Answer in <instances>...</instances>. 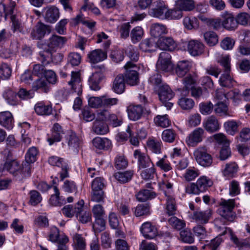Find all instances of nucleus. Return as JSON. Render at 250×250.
<instances>
[{
    "instance_id": "7",
    "label": "nucleus",
    "mask_w": 250,
    "mask_h": 250,
    "mask_svg": "<svg viewBox=\"0 0 250 250\" xmlns=\"http://www.w3.org/2000/svg\"><path fill=\"white\" fill-rule=\"evenodd\" d=\"M158 94L159 99L167 109H170L173 106V103L169 102L174 97V93L169 87L166 84L160 86Z\"/></svg>"
},
{
    "instance_id": "59",
    "label": "nucleus",
    "mask_w": 250,
    "mask_h": 250,
    "mask_svg": "<svg viewBox=\"0 0 250 250\" xmlns=\"http://www.w3.org/2000/svg\"><path fill=\"white\" fill-rule=\"evenodd\" d=\"M93 229L95 233H99L105 229V222L104 217L95 218Z\"/></svg>"
},
{
    "instance_id": "51",
    "label": "nucleus",
    "mask_w": 250,
    "mask_h": 250,
    "mask_svg": "<svg viewBox=\"0 0 250 250\" xmlns=\"http://www.w3.org/2000/svg\"><path fill=\"white\" fill-rule=\"evenodd\" d=\"M62 189L67 193H76L77 187L76 183L71 180H64L62 186Z\"/></svg>"
},
{
    "instance_id": "47",
    "label": "nucleus",
    "mask_w": 250,
    "mask_h": 250,
    "mask_svg": "<svg viewBox=\"0 0 250 250\" xmlns=\"http://www.w3.org/2000/svg\"><path fill=\"white\" fill-rule=\"evenodd\" d=\"M195 83V80L191 74H188L185 78L183 79V83L184 85V88L183 90L182 94L183 95L188 94L189 90L192 87V85Z\"/></svg>"
},
{
    "instance_id": "18",
    "label": "nucleus",
    "mask_w": 250,
    "mask_h": 250,
    "mask_svg": "<svg viewBox=\"0 0 250 250\" xmlns=\"http://www.w3.org/2000/svg\"><path fill=\"white\" fill-rule=\"evenodd\" d=\"M66 41L67 39L65 37L53 35L49 39L47 42V46L48 47L47 50L52 51L56 50L59 48H61L62 47Z\"/></svg>"
},
{
    "instance_id": "62",
    "label": "nucleus",
    "mask_w": 250,
    "mask_h": 250,
    "mask_svg": "<svg viewBox=\"0 0 250 250\" xmlns=\"http://www.w3.org/2000/svg\"><path fill=\"white\" fill-rule=\"evenodd\" d=\"M78 220L83 224L90 222L92 219L91 213L88 210H84L83 208L80 212H78Z\"/></svg>"
},
{
    "instance_id": "28",
    "label": "nucleus",
    "mask_w": 250,
    "mask_h": 250,
    "mask_svg": "<svg viewBox=\"0 0 250 250\" xmlns=\"http://www.w3.org/2000/svg\"><path fill=\"white\" fill-rule=\"evenodd\" d=\"M88 58L91 63H96L104 60L107 53L101 49H95L89 53Z\"/></svg>"
},
{
    "instance_id": "25",
    "label": "nucleus",
    "mask_w": 250,
    "mask_h": 250,
    "mask_svg": "<svg viewBox=\"0 0 250 250\" xmlns=\"http://www.w3.org/2000/svg\"><path fill=\"white\" fill-rule=\"evenodd\" d=\"M127 112L129 119L135 121L141 118L143 108L140 105H130L127 107Z\"/></svg>"
},
{
    "instance_id": "42",
    "label": "nucleus",
    "mask_w": 250,
    "mask_h": 250,
    "mask_svg": "<svg viewBox=\"0 0 250 250\" xmlns=\"http://www.w3.org/2000/svg\"><path fill=\"white\" fill-rule=\"evenodd\" d=\"M6 102L10 105H15L18 104V100L16 92L11 89L6 90L3 94Z\"/></svg>"
},
{
    "instance_id": "15",
    "label": "nucleus",
    "mask_w": 250,
    "mask_h": 250,
    "mask_svg": "<svg viewBox=\"0 0 250 250\" xmlns=\"http://www.w3.org/2000/svg\"><path fill=\"white\" fill-rule=\"evenodd\" d=\"M83 205L84 201L81 200L74 207L72 205L65 206L62 209V213L67 217L71 218L74 215L78 217V212L81 211V209L83 208Z\"/></svg>"
},
{
    "instance_id": "53",
    "label": "nucleus",
    "mask_w": 250,
    "mask_h": 250,
    "mask_svg": "<svg viewBox=\"0 0 250 250\" xmlns=\"http://www.w3.org/2000/svg\"><path fill=\"white\" fill-rule=\"evenodd\" d=\"M38 154V150L36 147H30L25 155V164H29L30 166L31 163H33L36 160V157Z\"/></svg>"
},
{
    "instance_id": "61",
    "label": "nucleus",
    "mask_w": 250,
    "mask_h": 250,
    "mask_svg": "<svg viewBox=\"0 0 250 250\" xmlns=\"http://www.w3.org/2000/svg\"><path fill=\"white\" fill-rule=\"evenodd\" d=\"M154 122L157 125L162 127H167L170 125L167 115H158L154 118Z\"/></svg>"
},
{
    "instance_id": "56",
    "label": "nucleus",
    "mask_w": 250,
    "mask_h": 250,
    "mask_svg": "<svg viewBox=\"0 0 250 250\" xmlns=\"http://www.w3.org/2000/svg\"><path fill=\"white\" fill-rule=\"evenodd\" d=\"M182 16L183 12L177 7L173 9L168 8L166 20H178L181 18Z\"/></svg>"
},
{
    "instance_id": "22",
    "label": "nucleus",
    "mask_w": 250,
    "mask_h": 250,
    "mask_svg": "<svg viewBox=\"0 0 250 250\" xmlns=\"http://www.w3.org/2000/svg\"><path fill=\"white\" fill-rule=\"evenodd\" d=\"M64 134V132L62 126L58 123H55L52 129V133L47 138V141L50 145H52L55 142H60Z\"/></svg>"
},
{
    "instance_id": "31",
    "label": "nucleus",
    "mask_w": 250,
    "mask_h": 250,
    "mask_svg": "<svg viewBox=\"0 0 250 250\" xmlns=\"http://www.w3.org/2000/svg\"><path fill=\"white\" fill-rule=\"evenodd\" d=\"M49 89V84L45 79H38L33 83L32 91H40L44 93H47Z\"/></svg>"
},
{
    "instance_id": "57",
    "label": "nucleus",
    "mask_w": 250,
    "mask_h": 250,
    "mask_svg": "<svg viewBox=\"0 0 250 250\" xmlns=\"http://www.w3.org/2000/svg\"><path fill=\"white\" fill-rule=\"evenodd\" d=\"M53 188L54 194L52 195L50 198V203L51 205L54 206H61L63 203L61 201V198L59 196V190L56 186H53Z\"/></svg>"
},
{
    "instance_id": "8",
    "label": "nucleus",
    "mask_w": 250,
    "mask_h": 250,
    "mask_svg": "<svg viewBox=\"0 0 250 250\" xmlns=\"http://www.w3.org/2000/svg\"><path fill=\"white\" fill-rule=\"evenodd\" d=\"M133 156L137 160L139 169L147 168L154 164L149 156L141 152L139 149H136L134 151Z\"/></svg>"
},
{
    "instance_id": "37",
    "label": "nucleus",
    "mask_w": 250,
    "mask_h": 250,
    "mask_svg": "<svg viewBox=\"0 0 250 250\" xmlns=\"http://www.w3.org/2000/svg\"><path fill=\"white\" fill-rule=\"evenodd\" d=\"M133 174V171L129 170L116 172L114 174V177L120 183L124 184L130 181Z\"/></svg>"
},
{
    "instance_id": "3",
    "label": "nucleus",
    "mask_w": 250,
    "mask_h": 250,
    "mask_svg": "<svg viewBox=\"0 0 250 250\" xmlns=\"http://www.w3.org/2000/svg\"><path fill=\"white\" fill-rule=\"evenodd\" d=\"M4 169L14 176L21 178L30 174L31 167L29 164H25L21 167L17 161L13 160L6 162L4 166Z\"/></svg>"
},
{
    "instance_id": "45",
    "label": "nucleus",
    "mask_w": 250,
    "mask_h": 250,
    "mask_svg": "<svg viewBox=\"0 0 250 250\" xmlns=\"http://www.w3.org/2000/svg\"><path fill=\"white\" fill-rule=\"evenodd\" d=\"M143 169L140 173L141 177L144 180H151L152 179L155 175H156V169L154 165L150 166L147 168H142Z\"/></svg>"
},
{
    "instance_id": "23",
    "label": "nucleus",
    "mask_w": 250,
    "mask_h": 250,
    "mask_svg": "<svg viewBox=\"0 0 250 250\" xmlns=\"http://www.w3.org/2000/svg\"><path fill=\"white\" fill-rule=\"evenodd\" d=\"M66 139L69 149L77 153L81 144V141L79 137L75 133L69 132L66 136Z\"/></svg>"
},
{
    "instance_id": "41",
    "label": "nucleus",
    "mask_w": 250,
    "mask_h": 250,
    "mask_svg": "<svg viewBox=\"0 0 250 250\" xmlns=\"http://www.w3.org/2000/svg\"><path fill=\"white\" fill-rule=\"evenodd\" d=\"M176 6L182 11H190L194 8L193 0H177Z\"/></svg>"
},
{
    "instance_id": "24",
    "label": "nucleus",
    "mask_w": 250,
    "mask_h": 250,
    "mask_svg": "<svg viewBox=\"0 0 250 250\" xmlns=\"http://www.w3.org/2000/svg\"><path fill=\"white\" fill-rule=\"evenodd\" d=\"M157 45L162 50L172 51L176 46V44L171 37H161L158 42Z\"/></svg>"
},
{
    "instance_id": "1",
    "label": "nucleus",
    "mask_w": 250,
    "mask_h": 250,
    "mask_svg": "<svg viewBox=\"0 0 250 250\" xmlns=\"http://www.w3.org/2000/svg\"><path fill=\"white\" fill-rule=\"evenodd\" d=\"M218 62L224 68V73L221 75L219 82L223 87H231L233 86L235 81L230 74V59L229 55H225L221 58Z\"/></svg>"
},
{
    "instance_id": "38",
    "label": "nucleus",
    "mask_w": 250,
    "mask_h": 250,
    "mask_svg": "<svg viewBox=\"0 0 250 250\" xmlns=\"http://www.w3.org/2000/svg\"><path fill=\"white\" fill-rule=\"evenodd\" d=\"M183 23L185 28L188 30L197 29L199 27V21L195 17L187 16L183 20Z\"/></svg>"
},
{
    "instance_id": "36",
    "label": "nucleus",
    "mask_w": 250,
    "mask_h": 250,
    "mask_svg": "<svg viewBox=\"0 0 250 250\" xmlns=\"http://www.w3.org/2000/svg\"><path fill=\"white\" fill-rule=\"evenodd\" d=\"M13 8H11L8 11L6 12V15H10V19L12 22V27L14 32H21L23 31V25L21 21L17 18V17L13 15Z\"/></svg>"
},
{
    "instance_id": "13",
    "label": "nucleus",
    "mask_w": 250,
    "mask_h": 250,
    "mask_svg": "<svg viewBox=\"0 0 250 250\" xmlns=\"http://www.w3.org/2000/svg\"><path fill=\"white\" fill-rule=\"evenodd\" d=\"M168 7L163 1H157L155 7L150 11V15L161 20H166Z\"/></svg>"
},
{
    "instance_id": "63",
    "label": "nucleus",
    "mask_w": 250,
    "mask_h": 250,
    "mask_svg": "<svg viewBox=\"0 0 250 250\" xmlns=\"http://www.w3.org/2000/svg\"><path fill=\"white\" fill-rule=\"evenodd\" d=\"M74 242L77 250H83L85 247V243L83 238L79 234H75L73 237Z\"/></svg>"
},
{
    "instance_id": "14",
    "label": "nucleus",
    "mask_w": 250,
    "mask_h": 250,
    "mask_svg": "<svg viewBox=\"0 0 250 250\" xmlns=\"http://www.w3.org/2000/svg\"><path fill=\"white\" fill-rule=\"evenodd\" d=\"M212 214L210 209L205 210H196L191 215V219L197 224H205L208 222Z\"/></svg>"
},
{
    "instance_id": "2",
    "label": "nucleus",
    "mask_w": 250,
    "mask_h": 250,
    "mask_svg": "<svg viewBox=\"0 0 250 250\" xmlns=\"http://www.w3.org/2000/svg\"><path fill=\"white\" fill-rule=\"evenodd\" d=\"M213 184L212 181L207 176H201L196 183H191L186 188V192L189 194H199L207 190Z\"/></svg>"
},
{
    "instance_id": "60",
    "label": "nucleus",
    "mask_w": 250,
    "mask_h": 250,
    "mask_svg": "<svg viewBox=\"0 0 250 250\" xmlns=\"http://www.w3.org/2000/svg\"><path fill=\"white\" fill-rule=\"evenodd\" d=\"M103 96L101 97L92 96L88 100V105L92 108H98L103 106Z\"/></svg>"
},
{
    "instance_id": "10",
    "label": "nucleus",
    "mask_w": 250,
    "mask_h": 250,
    "mask_svg": "<svg viewBox=\"0 0 250 250\" xmlns=\"http://www.w3.org/2000/svg\"><path fill=\"white\" fill-rule=\"evenodd\" d=\"M171 56L167 52H161L156 63V68L158 70L167 72L171 69Z\"/></svg>"
},
{
    "instance_id": "48",
    "label": "nucleus",
    "mask_w": 250,
    "mask_h": 250,
    "mask_svg": "<svg viewBox=\"0 0 250 250\" xmlns=\"http://www.w3.org/2000/svg\"><path fill=\"white\" fill-rule=\"evenodd\" d=\"M214 112L219 116H230L228 107L223 102H219L215 105Z\"/></svg>"
},
{
    "instance_id": "6",
    "label": "nucleus",
    "mask_w": 250,
    "mask_h": 250,
    "mask_svg": "<svg viewBox=\"0 0 250 250\" xmlns=\"http://www.w3.org/2000/svg\"><path fill=\"white\" fill-rule=\"evenodd\" d=\"M193 155L197 163L203 167H210L212 163V158L208 153L205 147H199L196 149Z\"/></svg>"
},
{
    "instance_id": "39",
    "label": "nucleus",
    "mask_w": 250,
    "mask_h": 250,
    "mask_svg": "<svg viewBox=\"0 0 250 250\" xmlns=\"http://www.w3.org/2000/svg\"><path fill=\"white\" fill-rule=\"evenodd\" d=\"M166 196V211L168 215H174L175 214L177 207L174 198L171 195Z\"/></svg>"
},
{
    "instance_id": "27",
    "label": "nucleus",
    "mask_w": 250,
    "mask_h": 250,
    "mask_svg": "<svg viewBox=\"0 0 250 250\" xmlns=\"http://www.w3.org/2000/svg\"><path fill=\"white\" fill-rule=\"evenodd\" d=\"M191 63L188 61H181L178 62L175 68V73L179 77L185 76L191 68Z\"/></svg>"
},
{
    "instance_id": "54",
    "label": "nucleus",
    "mask_w": 250,
    "mask_h": 250,
    "mask_svg": "<svg viewBox=\"0 0 250 250\" xmlns=\"http://www.w3.org/2000/svg\"><path fill=\"white\" fill-rule=\"evenodd\" d=\"M144 35V31L142 27L137 26L134 28L130 33V37L133 42L136 43L140 41Z\"/></svg>"
},
{
    "instance_id": "21",
    "label": "nucleus",
    "mask_w": 250,
    "mask_h": 250,
    "mask_svg": "<svg viewBox=\"0 0 250 250\" xmlns=\"http://www.w3.org/2000/svg\"><path fill=\"white\" fill-rule=\"evenodd\" d=\"M203 126L208 132L213 133L219 130L220 124L217 118L212 115L204 122Z\"/></svg>"
},
{
    "instance_id": "33",
    "label": "nucleus",
    "mask_w": 250,
    "mask_h": 250,
    "mask_svg": "<svg viewBox=\"0 0 250 250\" xmlns=\"http://www.w3.org/2000/svg\"><path fill=\"white\" fill-rule=\"evenodd\" d=\"M93 146L99 149H107L111 146V142L106 138L97 137L92 140Z\"/></svg>"
},
{
    "instance_id": "32",
    "label": "nucleus",
    "mask_w": 250,
    "mask_h": 250,
    "mask_svg": "<svg viewBox=\"0 0 250 250\" xmlns=\"http://www.w3.org/2000/svg\"><path fill=\"white\" fill-rule=\"evenodd\" d=\"M109 131L108 125L104 122L95 120L93 123L91 132L97 135H104Z\"/></svg>"
},
{
    "instance_id": "52",
    "label": "nucleus",
    "mask_w": 250,
    "mask_h": 250,
    "mask_svg": "<svg viewBox=\"0 0 250 250\" xmlns=\"http://www.w3.org/2000/svg\"><path fill=\"white\" fill-rule=\"evenodd\" d=\"M150 213V206L147 204H139L135 208L134 214L136 216L147 215Z\"/></svg>"
},
{
    "instance_id": "5",
    "label": "nucleus",
    "mask_w": 250,
    "mask_h": 250,
    "mask_svg": "<svg viewBox=\"0 0 250 250\" xmlns=\"http://www.w3.org/2000/svg\"><path fill=\"white\" fill-rule=\"evenodd\" d=\"M124 67L126 70L124 79L126 83L131 86L138 84L139 78L138 73L137 72L138 67L136 64L128 62Z\"/></svg>"
},
{
    "instance_id": "4",
    "label": "nucleus",
    "mask_w": 250,
    "mask_h": 250,
    "mask_svg": "<svg viewBox=\"0 0 250 250\" xmlns=\"http://www.w3.org/2000/svg\"><path fill=\"white\" fill-rule=\"evenodd\" d=\"M234 205V199L222 200L218 209L220 215L229 221H233L235 218V214L233 211Z\"/></svg>"
},
{
    "instance_id": "29",
    "label": "nucleus",
    "mask_w": 250,
    "mask_h": 250,
    "mask_svg": "<svg viewBox=\"0 0 250 250\" xmlns=\"http://www.w3.org/2000/svg\"><path fill=\"white\" fill-rule=\"evenodd\" d=\"M167 33V30L165 25L155 23H152L150 27V33L154 38H160L163 35Z\"/></svg>"
},
{
    "instance_id": "26",
    "label": "nucleus",
    "mask_w": 250,
    "mask_h": 250,
    "mask_svg": "<svg viewBox=\"0 0 250 250\" xmlns=\"http://www.w3.org/2000/svg\"><path fill=\"white\" fill-rule=\"evenodd\" d=\"M141 231L144 236L148 239H153L157 233V229L150 222L144 223L141 228Z\"/></svg>"
},
{
    "instance_id": "43",
    "label": "nucleus",
    "mask_w": 250,
    "mask_h": 250,
    "mask_svg": "<svg viewBox=\"0 0 250 250\" xmlns=\"http://www.w3.org/2000/svg\"><path fill=\"white\" fill-rule=\"evenodd\" d=\"M177 137V135L175 131L171 129L164 130L162 134L163 141L168 143H173Z\"/></svg>"
},
{
    "instance_id": "30",
    "label": "nucleus",
    "mask_w": 250,
    "mask_h": 250,
    "mask_svg": "<svg viewBox=\"0 0 250 250\" xmlns=\"http://www.w3.org/2000/svg\"><path fill=\"white\" fill-rule=\"evenodd\" d=\"M0 124L8 129L13 127V118L10 112L4 111L0 113Z\"/></svg>"
},
{
    "instance_id": "19",
    "label": "nucleus",
    "mask_w": 250,
    "mask_h": 250,
    "mask_svg": "<svg viewBox=\"0 0 250 250\" xmlns=\"http://www.w3.org/2000/svg\"><path fill=\"white\" fill-rule=\"evenodd\" d=\"M74 92L80 95L82 93V85L79 72L72 71L71 79L68 82Z\"/></svg>"
},
{
    "instance_id": "46",
    "label": "nucleus",
    "mask_w": 250,
    "mask_h": 250,
    "mask_svg": "<svg viewBox=\"0 0 250 250\" xmlns=\"http://www.w3.org/2000/svg\"><path fill=\"white\" fill-rule=\"evenodd\" d=\"M204 37L206 43L210 46H214L218 42V36L212 31L206 32L204 34Z\"/></svg>"
},
{
    "instance_id": "20",
    "label": "nucleus",
    "mask_w": 250,
    "mask_h": 250,
    "mask_svg": "<svg viewBox=\"0 0 250 250\" xmlns=\"http://www.w3.org/2000/svg\"><path fill=\"white\" fill-rule=\"evenodd\" d=\"M204 50V45L197 40H191L188 44V50L193 56H197L202 54Z\"/></svg>"
},
{
    "instance_id": "35",
    "label": "nucleus",
    "mask_w": 250,
    "mask_h": 250,
    "mask_svg": "<svg viewBox=\"0 0 250 250\" xmlns=\"http://www.w3.org/2000/svg\"><path fill=\"white\" fill-rule=\"evenodd\" d=\"M125 80L124 77L121 75H118L115 79L112 89L117 94H121L124 92L125 89Z\"/></svg>"
},
{
    "instance_id": "40",
    "label": "nucleus",
    "mask_w": 250,
    "mask_h": 250,
    "mask_svg": "<svg viewBox=\"0 0 250 250\" xmlns=\"http://www.w3.org/2000/svg\"><path fill=\"white\" fill-rule=\"evenodd\" d=\"M156 44L153 39H146L140 44V49L144 52H151L155 50Z\"/></svg>"
},
{
    "instance_id": "17",
    "label": "nucleus",
    "mask_w": 250,
    "mask_h": 250,
    "mask_svg": "<svg viewBox=\"0 0 250 250\" xmlns=\"http://www.w3.org/2000/svg\"><path fill=\"white\" fill-rule=\"evenodd\" d=\"M45 21L49 23H55L60 17L59 9L54 6H48L43 9Z\"/></svg>"
},
{
    "instance_id": "9",
    "label": "nucleus",
    "mask_w": 250,
    "mask_h": 250,
    "mask_svg": "<svg viewBox=\"0 0 250 250\" xmlns=\"http://www.w3.org/2000/svg\"><path fill=\"white\" fill-rule=\"evenodd\" d=\"M204 138V130L201 127H198L188 135L186 139V141L189 146H194L201 142Z\"/></svg>"
},
{
    "instance_id": "64",
    "label": "nucleus",
    "mask_w": 250,
    "mask_h": 250,
    "mask_svg": "<svg viewBox=\"0 0 250 250\" xmlns=\"http://www.w3.org/2000/svg\"><path fill=\"white\" fill-rule=\"evenodd\" d=\"M236 20L237 24L247 25L250 23V16L247 13H241L237 15Z\"/></svg>"
},
{
    "instance_id": "49",
    "label": "nucleus",
    "mask_w": 250,
    "mask_h": 250,
    "mask_svg": "<svg viewBox=\"0 0 250 250\" xmlns=\"http://www.w3.org/2000/svg\"><path fill=\"white\" fill-rule=\"evenodd\" d=\"M224 127L226 131L231 135H234L238 131V124L233 120L225 122L224 124Z\"/></svg>"
},
{
    "instance_id": "55",
    "label": "nucleus",
    "mask_w": 250,
    "mask_h": 250,
    "mask_svg": "<svg viewBox=\"0 0 250 250\" xmlns=\"http://www.w3.org/2000/svg\"><path fill=\"white\" fill-rule=\"evenodd\" d=\"M29 204L32 206H36L39 204L42 200V197L40 193L35 190H32L29 193Z\"/></svg>"
},
{
    "instance_id": "34",
    "label": "nucleus",
    "mask_w": 250,
    "mask_h": 250,
    "mask_svg": "<svg viewBox=\"0 0 250 250\" xmlns=\"http://www.w3.org/2000/svg\"><path fill=\"white\" fill-rule=\"evenodd\" d=\"M35 112L39 115L48 116L52 114V107L49 104L40 102L36 104L34 106Z\"/></svg>"
},
{
    "instance_id": "11",
    "label": "nucleus",
    "mask_w": 250,
    "mask_h": 250,
    "mask_svg": "<svg viewBox=\"0 0 250 250\" xmlns=\"http://www.w3.org/2000/svg\"><path fill=\"white\" fill-rule=\"evenodd\" d=\"M50 31V26L38 22L31 32V37L34 40H41L46 34H49Z\"/></svg>"
},
{
    "instance_id": "44",
    "label": "nucleus",
    "mask_w": 250,
    "mask_h": 250,
    "mask_svg": "<svg viewBox=\"0 0 250 250\" xmlns=\"http://www.w3.org/2000/svg\"><path fill=\"white\" fill-rule=\"evenodd\" d=\"M155 197V193L147 189L141 190L136 194V198L140 202H145Z\"/></svg>"
},
{
    "instance_id": "12",
    "label": "nucleus",
    "mask_w": 250,
    "mask_h": 250,
    "mask_svg": "<svg viewBox=\"0 0 250 250\" xmlns=\"http://www.w3.org/2000/svg\"><path fill=\"white\" fill-rule=\"evenodd\" d=\"M222 26L228 30H234L237 27L236 18L230 13L225 12L221 15Z\"/></svg>"
},
{
    "instance_id": "50",
    "label": "nucleus",
    "mask_w": 250,
    "mask_h": 250,
    "mask_svg": "<svg viewBox=\"0 0 250 250\" xmlns=\"http://www.w3.org/2000/svg\"><path fill=\"white\" fill-rule=\"evenodd\" d=\"M178 104L183 110H190L194 105V101L190 98L182 97L178 101Z\"/></svg>"
},
{
    "instance_id": "58",
    "label": "nucleus",
    "mask_w": 250,
    "mask_h": 250,
    "mask_svg": "<svg viewBox=\"0 0 250 250\" xmlns=\"http://www.w3.org/2000/svg\"><path fill=\"white\" fill-rule=\"evenodd\" d=\"M180 235L181 240L185 243L191 244L194 241L192 233L189 229H185L181 230L180 232Z\"/></svg>"
},
{
    "instance_id": "16",
    "label": "nucleus",
    "mask_w": 250,
    "mask_h": 250,
    "mask_svg": "<svg viewBox=\"0 0 250 250\" xmlns=\"http://www.w3.org/2000/svg\"><path fill=\"white\" fill-rule=\"evenodd\" d=\"M51 51L46 50L43 52H40V55L41 57V61L42 63L45 65L49 64L50 59L54 63H58L62 61L63 56L61 53H57L52 55Z\"/></svg>"
}]
</instances>
